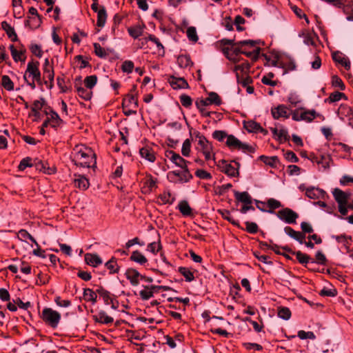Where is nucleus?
<instances>
[{
  "label": "nucleus",
  "mask_w": 353,
  "mask_h": 353,
  "mask_svg": "<svg viewBox=\"0 0 353 353\" xmlns=\"http://www.w3.org/2000/svg\"><path fill=\"white\" fill-rule=\"evenodd\" d=\"M276 216L282 221L288 224L296 223V219L299 218V214L289 208H285L277 212Z\"/></svg>",
  "instance_id": "9"
},
{
  "label": "nucleus",
  "mask_w": 353,
  "mask_h": 353,
  "mask_svg": "<svg viewBox=\"0 0 353 353\" xmlns=\"http://www.w3.org/2000/svg\"><path fill=\"white\" fill-rule=\"evenodd\" d=\"M187 37L190 41L196 42L199 39L196 28L193 26L189 27L186 31Z\"/></svg>",
  "instance_id": "56"
},
{
  "label": "nucleus",
  "mask_w": 353,
  "mask_h": 353,
  "mask_svg": "<svg viewBox=\"0 0 353 353\" xmlns=\"http://www.w3.org/2000/svg\"><path fill=\"white\" fill-rule=\"evenodd\" d=\"M327 262V259L325 255L323 254V252L321 250H319L316 252L314 260L312 259L311 260L312 263H316L319 265H326Z\"/></svg>",
  "instance_id": "46"
},
{
  "label": "nucleus",
  "mask_w": 353,
  "mask_h": 353,
  "mask_svg": "<svg viewBox=\"0 0 353 353\" xmlns=\"http://www.w3.org/2000/svg\"><path fill=\"white\" fill-rule=\"evenodd\" d=\"M178 209L183 216H190L192 214V208L187 201H181L178 205Z\"/></svg>",
  "instance_id": "42"
},
{
  "label": "nucleus",
  "mask_w": 353,
  "mask_h": 353,
  "mask_svg": "<svg viewBox=\"0 0 353 353\" xmlns=\"http://www.w3.org/2000/svg\"><path fill=\"white\" fill-rule=\"evenodd\" d=\"M276 139L279 141L280 142H285L286 141L290 140V136L288 134V132L285 128H281L279 130L278 136L276 137Z\"/></svg>",
  "instance_id": "60"
},
{
  "label": "nucleus",
  "mask_w": 353,
  "mask_h": 353,
  "mask_svg": "<svg viewBox=\"0 0 353 353\" xmlns=\"http://www.w3.org/2000/svg\"><path fill=\"white\" fill-rule=\"evenodd\" d=\"M1 28L6 32L8 38L12 41H17L18 39L17 34L14 29L7 21L1 22Z\"/></svg>",
  "instance_id": "31"
},
{
  "label": "nucleus",
  "mask_w": 353,
  "mask_h": 353,
  "mask_svg": "<svg viewBox=\"0 0 353 353\" xmlns=\"http://www.w3.org/2000/svg\"><path fill=\"white\" fill-rule=\"evenodd\" d=\"M43 74L44 83L47 85L49 82L50 88L52 87L54 77L53 65L51 64L48 59H46L43 65Z\"/></svg>",
  "instance_id": "12"
},
{
  "label": "nucleus",
  "mask_w": 353,
  "mask_h": 353,
  "mask_svg": "<svg viewBox=\"0 0 353 353\" xmlns=\"http://www.w3.org/2000/svg\"><path fill=\"white\" fill-rule=\"evenodd\" d=\"M160 289L166 290L169 288L163 285L145 286L144 289L139 292V296L143 300H148L154 296V292H158Z\"/></svg>",
  "instance_id": "14"
},
{
  "label": "nucleus",
  "mask_w": 353,
  "mask_h": 353,
  "mask_svg": "<svg viewBox=\"0 0 353 353\" xmlns=\"http://www.w3.org/2000/svg\"><path fill=\"white\" fill-rule=\"evenodd\" d=\"M259 41H254V40H243L236 42L234 44L233 46H232V52L230 53V54H234L237 57L241 53V48L243 47L245 45H250L251 47H254V45L258 43Z\"/></svg>",
  "instance_id": "22"
},
{
  "label": "nucleus",
  "mask_w": 353,
  "mask_h": 353,
  "mask_svg": "<svg viewBox=\"0 0 353 353\" xmlns=\"http://www.w3.org/2000/svg\"><path fill=\"white\" fill-rule=\"evenodd\" d=\"M94 321L96 322L102 323V324H110L114 321L112 317L108 316L107 313L103 311H99L96 315L93 316Z\"/></svg>",
  "instance_id": "29"
},
{
  "label": "nucleus",
  "mask_w": 353,
  "mask_h": 353,
  "mask_svg": "<svg viewBox=\"0 0 353 353\" xmlns=\"http://www.w3.org/2000/svg\"><path fill=\"white\" fill-rule=\"evenodd\" d=\"M234 197L235 199L241 203H243L247 205H250L252 203V199L250 195L248 192H238L234 191Z\"/></svg>",
  "instance_id": "33"
},
{
  "label": "nucleus",
  "mask_w": 353,
  "mask_h": 353,
  "mask_svg": "<svg viewBox=\"0 0 353 353\" xmlns=\"http://www.w3.org/2000/svg\"><path fill=\"white\" fill-rule=\"evenodd\" d=\"M142 185V192L147 194L150 193L155 189L157 186V179L151 174H146L141 181Z\"/></svg>",
  "instance_id": "13"
},
{
  "label": "nucleus",
  "mask_w": 353,
  "mask_h": 353,
  "mask_svg": "<svg viewBox=\"0 0 353 353\" xmlns=\"http://www.w3.org/2000/svg\"><path fill=\"white\" fill-rule=\"evenodd\" d=\"M246 225L245 230L250 234H256L259 230L258 225L254 222L246 221L245 223Z\"/></svg>",
  "instance_id": "63"
},
{
  "label": "nucleus",
  "mask_w": 353,
  "mask_h": 353,
  "mask_svg": "<svg viewBox=\"0 0 353 353\" xmlns=\"http://www.w3.org/2000/svg\"><path fill=\"white\" fill-rule=\"evenodd\" d=\"M41 317L42 320L52 328H56L61 320V314L50 307L43 309Z\"/></svg>",
  "instance_id": "3"
},
{
  "label": "nucleus",
  "mask_w": 353,
  "mask_h": 353,
  "mask_svg": "<svg viewBox=\"0 0 353 353\" xmlns=\"http://www.w3.org/2000/svg\"><path fill=\"white\" fill-rule=\"evenodd\" d=\"M134 69V63L132 61L127 60L123 62L121 70L123 72L130 74L132 73Z\"/></svg>",
  "instance_id": "59"
},
{
  "label": "nucleus",
  "mask_w": 353,
  "mask_h": 353,
  "mask_svg": "<svg viewBox=\"0 0 353 353\" xmlns=\"http://www.w3.org/2000/svg\"><path fill=\"white\" fill-rule=\"evenodd\" d=\"M94 48V52L96 55L100 58H105L108 56V53L105 50L104 48H103L99 43H94L93 44Z\"/></svg>",
  "instance_id": "57"
},
{
  "label": "nucleus",
  "mask_w": 353,
  "mask_h": 353,
  "mask_svg": "<svg viewBox=\"0 0 353 353\" xmlns=\"http://www.w3.org/2000/svg\"><path fill=\"white\" fill-rule=\"evenodd\" d=\"M338 116L353 128V110L347 105H341L337 111Z\"/></svg>",
  "instance_id": "11"
},
{
  "label": "nucleus",
  "mask_w": 353,
  "mask_h": 353,
  "mask_svg": "<svg viewBox=\"0 0 353 353\" xmlns=\"http://www.w3.org/2000/svg\"><path fill=\"white\" fill-rule=\"evenodd\" d=\"M137 108L138 107V100L132 94H127L123 99L122 101V108Z\"/></svg>",
  "instance_id": "34"
},
{
  "label": "nucleus",
  "mask_w": 353,
  "mask_h": 353,
  "mask_svg": "<svg viewBox=\"0 0 353 353\" xmlns=\"http://www.w3.org/2000/svg\"><path fill=\"white\" fill-rule=\"evenodd\" d=\"M332 194L338 205L347 204V200L350 196L349 194L339 188H335L332 192Z\"/></svg>",
  "instance_id": "27"
},
{
  "label": "nucleus",
  "mask_w": 353,
  "mask_h": 353,
  "mask_svg": "<svg viewBox=\"0 0 353 353\" xmlns=\"http://www.w3.org/2000/svg\"><path fill=\"white\" fill-rule=\"evenodd\" d=\"M74 154V163L83 168H93L96 165L95 154L90 148L83 145L77 147Z\"/></svg>",
  "instance_id": "1"
},
{
  "label": "nucleus",
  "mask_w": 353,
  "mask_h": 353,
  "mask_svg": "<svg viewBox=\"0 0 353 353\" xmlns=\"http://www.w3.org/2000/svg\"><path fill=\"white\" fill-rule=\"evenodd\" d=\"M168 82L171 87L174 89H187L189 88V85L187 81L182 77H176L171 76L168 79Z\"/></svg>",
  "instance_id": "21"
},
{
  "label": "nucleus",
  "mask_w": 353,
  "mask_h": 353,
  "mask_svg": "<svg viewBox=\"0 0 353 353\" xmlns=\"http://www.w3.org/2000/svg\"><path fill=\"white\" fill-rule=\"evenodd\" d=\"M141 157L149 162L154 163L156 160L155 152L150 146L143 147L139 150Z\"/></svg>",
  "instance_id": "28"
},
{
  "label": "nucleus",
  "mask_w": 353,
  "mask_h": 353,
  "mask_svg": "<svg viewBox=\"0 0 353 353\" xmlns=\"http://www.w3.org/2000/svg\"><path fill=\"white\" fill-rule=\"evenodd\" d=\"M161 249L160 241L158 242H152L148 245L147 250L153 254H157Z\"/></svg>",
  "instance_id": "62"
},
{
  "label": "nucleus",
  "mask_w": 353,
  "mask_h": 353,
  "mask_svg": "<svg viewBox=\"0 0 353 353\" xmlns=\"http://www.w3.org/2000/svg\"><path fill=\"white\" fill-rule=\"evenodd\" d=\"M309 159L312 163L321 165L323 169H327L330 167V158L329 156H317L314 154H311Z\"/></svg>",
  "instance_id": "23"
},
{
  "label": "nucleus",
  "mask_w": 353,
  "mask_h": 353,
  "mask_svg": "<svg viewBox=\"0 0 353 353\" xmlns=\"http://www.w3.org/2000/svg\"><path fill=\"white\" fill-rule=\"evenodd\" d=\"M305 195L312 199H323L326 195V192L322 189L312 187L306 189Z\"/></svg>",
  "instance_id": "26"
},
{
  "label": "nucleus",
  "mask_w": 353,
  "mask_h": 353,
  "mask_svg": "<svg viewBox=\"0 0 353 353\" xmlns=\"http://www.w3.org/2000/svg\"><path fill=\"white\" fill-rule=\"evenodd\" d=\"M105 267L109 270L110 274H114L119 272V268L114 257L105 263Z\"/></svg>",
  "instance_id": "49"
},
{
  "label": "nucleus",
  "mask_w": 353,
  "mask_h": 353,
  "mask_svg": "<svg viewBox=\"0 0 353 353\" xmlns=\"http://www.w3.org/2000/svg\"><path fill=\"white\" fill-rule=\"evenodd\" d=\"M195 139L198 141V146L196 148L199 152H202L206 161L214 159L213 146L206 137L199 132H194Z\"/></svg>",
  "instance_id": "2"
},
{
  "label": "nucleus",
  "mask_w": 353,
  "mask_h": 353,
  "mask_svg": "<svg viewBox=\"0 0 353 353\" xmlns=\"http://www.w3.org/2000/svg\"><path fill=\"white\" fill-rule=\"evenodd\" d=\"M165 157L176 166L182 168L188 167L189 162L181 157L172 150H167L165 153Z\"/></svg>",
  "instance_id": "15"
},
{
  "label": "nucleus",
  "mask_w": 353,
  "mask_h": 353,
  "mask_svg": "<svg viewBox=\"0 0 353 353\" xmlns=\"http://www.w3.org/2000/svg\"><path fill=\"white\" fill-rule=\"evenodd\" d=\"M145 29V25L141 23L128 28V32L131 37L136 39L143 34Z\"/></svg>",
  "instance_id": "24"
},
{
  "label": "nucleus",
  "mask_w": 353,
  "mask_h": 353,
  "mask_svg": "<svg viewBox=\"0 0 353 353\" xmlns=\"http://www.w3.org/2000/svg\"><path fill=\"white\" fill-rule=\"evenodd\" d=\"M241 53L245 54L246 57L250 58L253 61L258 59L261 48L256 47V44L254 47H251L250 45H245L241 48Z\"/></svg>",
  "instance_id": "18"
},
{
  "label": "nucleus",
  "mask_w": 353,
  "mask_h": 353,
  "mask_svg": "<svg viewBox=\"0 0 353 353\" xmlns=\"http://www.w3.org/2000/svg\"><path fill=\"white\" fill-rule=\"evenodd\" d=\"M97 290L94 291L90 288L83 289V299L87 302H91L92 305H94L97 301Z\"/></svg>",
  "instance_id": "30"
},
{
  "label": "nucleus",
  "mask_w": 353,
  "mask_h": 353,
  "mask_svg": "<svg viewBox=\"0 0 353 353\" xmlns=\"http://www.w3.org/2000/svg\"><path fill=\"white\" fill-rule=\"evenodd\" d=\"M144 39L145 41H150L153 42L154 44H156L158 51L159 52L161 51L162 53L164 54L165 50H164L163 46L160 42L159 39L158 38H157L154 35L149 34L148 37L147 38H145Z\"/></svg>",
  "instance_id": "52"
},
{
  "label": "nucleus",
  "mask_w": 353,
  "mask_h": 353,
  "mask_svg": "<svg viewBox=\"0 0 353 353\" xmlns=\"http://www.w3.org/2000/svg\"><path fill=\"white\" fill-rule=\"evenodd\" d=\"M208 101H210L211 104H214L216 105H219L221 104V99L219 94L214 92H211L208 94Z\"/></svg>",
  "instance_id": "54"
},
{
  "label": "nucleus",
  "mask_w": 353,
  "mask_h": 353,
  "mask_svg": "<svg viewBox=\"0 0 353 353\" xmlns=\"http://www.w3.org/2000/svg\"><path fill=\"white\" fill-rule=\"evenodd\" d=\"M97 82V77L96 75H91L85 77L84 83L85 87L90 90L93 88Z\"/></svg>",
  "instance_id": "55"
},
{
  "label": "nucleus",
  "mask_w": 353,
  "mask_h": 353,
  "mask_svg": "<svg viewBox=\"0 0 353 353\" xmlns=\"http://www.w3.org/2000/svg\"><path fill=\"white\" fill-rule=\"evenodd\" d=\"M281 248L288 252H290L295 255L299 263L304 265L305 268H307V265L310 262L311 263L312 259L307 254L303 253L301 251H292V249L288 246H283L281 247Z\"/></svg>",
  "instance_id": "16"
},
{
  "label": "nucleus",
  "mask_w": 353,
  "mask_h": 353,
  "mask_svg": "<svg viewBox=\"0 0 353 353\" xmlns=\"http://www.w3.org/2000/svg\"><path fill=\"white\" fill-rule=\"evenodd\" d=\"M1 85L8 91H12L14 90V83L8 75L2 76Z\"/></svg>",
  "instance_id": "48"
},
{
  "label": "nucleus",
  "mask_w": 353,
  "mask_h": 353,
  "mask_svg": "<svg viewBox=\"0 0 353 353\" xmlns=\"http://www.w3.org/2000/svg\"><path fill=\"white\" fill-rule=\"evenodd\" d=\"M125 276L130 281L133 286H137L139 284L140 280L145 279V276L141 275L137 270L129 268L125 272Z\"/></svg>",
  "instance_id": "19"
},
{
  "label": "nucleus",
  "mask_w": 353,
  "mask_h": 353,
  "mask_svg": "<svg viewBox=\"0 0 353 353\" xmlns=\"http://www.w3.org/2000/svg\"><path fill=\"white\" fill-rule=\"evenodd\" d=\"M130 259L139 265H145L148 262L146 257L139 250L132 252Z\"/></svg>",
  "instance_id": "37"
},
{
  "label": "nucleus",
  "mask_w": 353,
  "mask_h": 353,
  "mask_svg": "<svg viewBox=\"0 0 353 353\" xmlns=\"http://www.w3.org/2000/svg\"><path fill=\"white\" fill-rule=\"evenodd\" d=\"M85 261L87 264L97 267L102 263V260L97 254L87 253L85 254Z\"/></svg>",
  "instance_id": "32"
},
{
  "label": "nucleus",
  "mask_w": 353,
  "mask_h": 353,
  "mask_svg": "<svg viewBox=\"0 0 353 353\" xmlns=\"http://www.w3.org/2000/svg\"><path fill=\"white\" fill-rule=\"evenodd\" d=\"M99 296L102 298L105 305H110V302H112L114 299L111 293L105 290L103 287L99 286L97 289Z\"/></svg>",
  "instance_id": "35"
},
{
  "label": "nucleus",
  "mask_w": 353,
  "mask_h": 353,
  "mask_svg": "<svg viewBox=\"0 0 353 353\" xmlns=\"http://www.w3.org/2000/svg\"><path fill=\"white\" fill-rule=\"evenodd\" d=\"M237 167L234 166L231 163H228L227 161L222 159L220 160L217 163V167L221 172H223L229 177L238 176L239 174V163L234 162Z\"/></svg>",
  "instance_id": "8"
},
{
  "label": "nucleus",
  "mask_w": 353,
  "mask_h": 353,
  "mask_svg": "<svg viewBox=\"0 0 353 353\" xmlns=\"http://www.w3.org/2000/svg\"><path fill=\"white\" fill-rule=\"evenodd\" d=\"M260 124L254 121L250 120L244 122V128L249 132L259 133Z\"/></svg>",
  "instance_id": "43"
},
{
  "label": "nucleus",
  "mask_w": 353,
  "mask_h": 353,
  "mask_svg": "<svg viewBox=\"0 0 353 353\" xmlns=\"http://www.w3.org/2000/svg\"><path fill=\"white\" fill-rule=\"evenodd\" d=\"M319 116L320 114L317 113L314 110H306L303 108L292 112V118L295 121H304L310 123Z\"/></svg>",
  "instance_id": "4"
},
{
  "label": "nucleus",
  "mask_w": 353,
  "mask_h": 353,
  "mask_svg": "<svg viewBox=\"0 0 353 353\" xmlns=\"http://www.w3.org/2000/svg\"><path fill=\"white\" fill-rule=\"evenodd\" d=\"M256 208L265 212L274 214V210L279 208L282 206L281 203L273 198H270L267 201V203L255 200Z\"/></svg>",
  "instance_id": "7"
},
{
  "label": "nucleus",
  "mask_w": 353,
  "mask_h": 353,
  "mask_svg": "<svg viewBox=\"0 0 353 353\" xmlns=\"http://www.w3.org/2000/svg\"><path fill=\"white\" fill-rule=\"evenodd\" d=\"M10 50L12 57L14 61H25L26 56L24 54L25 51L17 50L13 45L10 46Z\"/></svg>",
  "instance_id": "39"
},
{
  "label": "nucleus",
  "mask_w": 353,
  "mask_h": 353,
  "mask_svg": "<svg viewBox=\"0 0 353 353\" xmlns=\"http://www.w3.org/2000/svg\"><path fill=\"white\" fill-rule=\"evenodd\" d=\"M178 271L185 277V281L191 282L194 279V274L189 268L185 267H179Z\"/></svg>",
  "instance_id": "44"
},
{
  "label": "nucleus",
  "mask_w": 353,
  "mask_h": 353,
  "mask_svg": "<svg viewBox=\"0 0 353 353\" xmlns=\"http://www.w3.org/2000/svg\"><path fill=\"white\" fill-rule=\"evenodd\" d=\"M182 171L174 170L169 172L168 178L170 182L184 183L189 182L193 176L190 173L188 167L182 168Z\"/></svg>",
  "instance_id": "5"
},
{
  "label": "nucleus",
  "mask_w": 353,
  "mask_h": 353,
  "mask_svg": "<svg viewBox=\"0 0 353 353\" xmlns=\"http://www.w3.org/2000/svg\"><path fill=\"white\" fill-rule=\"evenodd\" d=\"M97 13V26L100 28H103L106 22L107 19V12L105 8L101 6Z\"/></svg>",
  "instance_id": "36"
},
{
  "label": "nucleus",
  "mask_w": 353,
  "mask_h": 353,
  "mask_svg": "<svg viewBox=\"0 0 353 353\" xmlns=\"http://www.w3.org/2000/svg\"><path fill=\"white\" fill-rule=\"evenodd\" d=\"M75 88L79 97L85 101H88L92 98V92L90 90V89L77 85H75Z\"/></svg>",
  "instance_id": "41"
},
{
  "label": "nucleus",
  "mask_w": 353,
  "mask_h": 353,
  "mask_svg": "<svg viewBox=\"0 0 353 353\" xmlns=\"http://www.w3.org/2000/svg\"><path fill=\"white\" fill-rule=\"evenodd\" d=\"M271 112L273 118L275 119L280 118L288 119L290 115L288 108L285 105H279L277 107L272 108Z\"/></svg>",
  "instance_id": "20"
},
{
  "label": "nucleus",
  "mask_w": 353,
  "mask_h": 353,
  "mask_svg": "<svg viewBox=\"0 0 353 353\" xmlns=\"http://www.w3.org/2000/svg\"><path fill=\"white\" fill-rule=\"evenodd\" d=\"M226 145L230 149H238L243 152H252V148L244 143H242L234 135H228L227 137Z\"/></svg>",
  "instance_id": "10"
},
{
  "label": "nucleus",
  "mask_w": 353,
  "mask_h": 353,
  "mask_svg": "<svg viewBox=\"0 0 353 353\" xmlns=\"http://www.w3.org/2000/svg\"><path fill=\"white\" fill-rule=\"evenodd\" d=\"M39 61H29L28 63L27 68L23 75L24 80L34 79L39 85H42L41 74L39 69Z\"/></svg>",
  "instance_id": "6"
},
{
  "label": "nucleus",
  "mask_w": 353,
  "mask_h": 353,
  "mask_svg": "<svg viewBox=\"0 0 353 353\" xmlns=\"http://www.w3.org/2000/svg\"><path fill=\"white\" fill-rule=\"evenodd\" d=\"M177 63L179 67L186 68L192 64L191 59L188 55H180L177 58Z\"/></svg>",
  "instance_id": "47"
},
{
  "label": "nucleus",
  "mask_w": 353,
  "mask_h": 353,
  "mask_svg": "<svg viewBox=\"0 0 353 353\" xmlns=\"http://www.w3.org/2000/svg\"><path fill=\"white\" fill-rule=\"evenodd\" d=\"M45 113L47 115L48 122H49L50 127L57 128L62 126L64 123V121L60 118L57 112L52 109H50L49 112L45 111Z\"/></svg>",
  "instance_id": "17"
},
{
  "label": "nucleus",
  "mask_w": 353,
  "mask_h": 353,
  "mask_svg": "<svg viewBox=\"0 0 353 353\" xmlns=\"http://www.w3.org/2000/svg\"><path fill=\"white\" fill-rule=\"evenodd\" d=\"M195 105L196 108L199 110L201 113H203V110H205V107L209 105H211L210 101H208V97L205 99H197L195 102Z\"/></svg>",
  "instance_id": "58"
},
{
  "label": "nucleus",
  "mask_w": 353,
  "mask_h": 353,
  "mask_svg": "<svg viewBox=\"0 0 353 353\" xmlns=\"http://www.w3.org/2000/svg\"><path fill=\"white\" fill-rule=\"evenodd\" d=\"M191 142L190 139H185L182 145L181 153L184 157H188L190 154Z\"/></svg>",
  "instance_id": "61"
},
{
  "label": "nucleus",
  "mask_w": 353,
  "mask_h": 353,
  "mask_svg": "<svg viewBox=\"0 0 353 353\" xmlns=\"http://www.w3.org/2000/svg\"><path fill=\"white\" fill-rule=\"evenodd\" d=\"M41 16L37 17H30L29 19L26 21V23L30 26V27L32 29H36L39 28L41 24Z\"/></svg>",
  "instance_id": "50"
},
{
  "label": "nucleus",
  "mask_w": 353,
  "mask_h": 353,
  "mask_svg": "<svg viewBox=\"0 0 353 353\" xmlns=\"http://www.w3.org/2000/svg\"><path fill=\"white\" fill-rule=\"evenodd\" d=\"M250 65L248 61H245L241 64L235 65L234 68V71L236 72L237 79H239L240 73L241 74H244L248 72L250 70Z\"/></svg>",
  "instance_id": "40"
},
{
  "label": "nucleus",
  "mask_w": 353,
  "mask_h": 353,
  "mask_svg": "<svg viewBox=\"0 0 353 353\" xmlns=\"http://www.w3.org/2000/svg\"><path fill=\"white\" fill-rule=\"evenodd\" d=\"M180 101L185 108H190L192 104V98L187 94H181L180 96Z\"/></svg>",
  "instance_id": "64"
},
{
  "label": "nucleus",
  "mask_w": 353,
  "mask_h": 353,
  "mask_svg": "<svg viewBox=\"0 0 353 353\" xmlns=\"http://www.w3.org/2000/svg\"><path fill=\"white\" fill-rule=\"evenodd\" d=\"M278 316L283 320H288L291 317V311L286 307H280L278 311Z\"/></svg>",
  "instance_id": "53"
},
{
  "label": "nucleus",
  "mask_w": 353,
  "mask_h": 353,
  "mask_svg": "<svg viewBox=\"0 0 353 353\" xmlns=\"http://www.w3.org/2000/svg\"><path fill=\"white\" fill-rule=\"evenodd\" d=\"M347 99L345 94L343 92H334L330 94V97L325 99V101H329L330 103H334L340 101L341 99Z\"/></svg>",
  "instance_id": "51"
},
{
  "label": "nucleus",
  "mask_w": 353,
  "mask_h": 353,
  "mask_svg": "<svg viewBox=\"0 0 353 353\" xmlns=\"http://www.w3.org/2000/svg\"><path fill=\"white\" fill-rule=\"evenodd\" d=\"M332 59L335 62L340 63L346 70L350 69V61L349 59L342 52H336L332 54Z\"/></svg>",
  "instance_id": "25"
},
{
  "label": "nucleus",
  "mask_w": 353,
  "mask_h": 353,
  "mask_svg": "<svg viewBox=\"0 0 353 353\" xmlns=\"http://www.w3.org/2000/svg\"><path fill=\"white\" fill-rule=\"evenodd\" d=\"M260 159L266 165H268L271 167H276V164L279 162V159L276 156L273 157H267L265 155H261L260 157Z\"/></svg>",
  "instance_id": "45"
},
{
  "label": "nucleus",
  "mask_w": 353,
  "mask_h": 353,
  "mask_svg": "<svg viewBox=\"0 0 353 353\" xmlns=\"http://www.w3.org/2000/svg\"><path fill=\"white\" fill-rule=\"evenodd\" d=\"M77 176V175H75ZM75 187L79 188L81 190H85L89 187L88 179L82 175H78L74 180Z\"/></svg>",
  "instance_id": "38"
}]
</instances>
